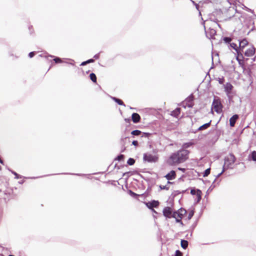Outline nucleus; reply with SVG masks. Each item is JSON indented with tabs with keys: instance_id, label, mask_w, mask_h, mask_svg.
<instances>
[{
	"instance_id": "nucleus-63",
	"label": "nucleus",
	"mask_w": 256,
	"mask_h": 256,
	"mask_svg": "<svg viewBox=\"0 0 256 256\" xmlns=\"http://www.w3.org/2000/svg\"><path fill=\"white\" fill-rule=\"evenodd\" d=\"M70 64L72 65V66H74V63H72V62H70Z\"/></svg>"
},
{
	"instance_id": "nucleus-55",
	"label": "nucleus",
	"mask_w": 256,
	"mask_h": 256,
	"mask_svg": "<svg viewBox=\"0 0 256 256\" xmlns=\"http://www.w3.org/2000/svg\"><path fill=\"white\" fill-rule=\"evenodd\" d=\"M152 152L154 154H156L158 152V150L156 149H154L152 150Z\"/></svg>"
},
{
	"instance_id": "nucleus-4",
	"label": "nucleus",
	"mask_w": 256,
	"mask_h": 256,
	"mask_svg": "<svg viewBox=\"0 0 256 256\" xmlns=\"http://www.w3.org/2000/svg\"><path fill=\"white\" fill-rule=\"evenodd\" d=\"M224 88L229 100H232V93L234 88L233 86L230 82H228L226 84H224Z\"/></svg>"
},
{
	"instance_id": "nucleus-41",
	"label": "nucleus",
	"mask_w": 256,
	"mask_h": 256,
	"mask_svg": "<svg viewBox=\"0 0 256 256\" xmlns=\"http://www.w3.org/2000/svg\"><path fill=\"white\" fill-rule=\"evenodd\" d=\"M218 82L220 84H224V78H218Z\"/></svg>"
},
{
	"instance_id": "nucleus-16",
	"label": "nucleus",
	"mask_w": 256,
	"mask_h": 256,
	"mask_svg": "<svg viewBox=\"0 0 256 256\" xmlns=\"http://www.w3.org/2000/svg\"><path fill=\"white\" fill-rule=\"evenodd\" d=\"M132 120L134 124H137L140 122V116L138 113L134 112L132 115Z\"/></svg>"
},
{
	"instance_id": "nucleus-50",
	"label": "nucleus",
	"mask_w": 256,
	"mask_h": 256,
	"mask_svg": "<svg viewBox=\"0 0 256 256\" xmlns=\"http://www.w3.org/2000/svg\"><path fill=\"white\" fill-rule=\"evenodd\" d=\"M174 196H176L177 194H180L182 192L179 190H176V191H174Z\"/></svg>"
},
{
	"instance_id": "nucleus-33",
	"label": "nucleus",
	"mask_w": 256,
	"mask_h": 256,
	"mask_svg": "<svg viewBox=\"0 0 256 256\" xmlns=\"http://www.w3.org/2000/svg\"><path fill=\"white\" fill-rule=\"evenodd\" d=\"M53 60L56 64H58V63L62 62V59L60 58H58V57H54V58L53 59Z\"/></svg>"
},
{
	"instance_id": "nucleus-42",
	"label": "nucleus",
	"mask_w": 256,
	"mask_h": 256,
	"mask_svg": "<svg viewBox=\"0 0 256 256\" xmlns=\"http://www.w3.org/2000/svg\"><path fill=\"white\" fill-rule=\"evenodd\" d=\"M150 135V133L148 132H143L142 137L148 138Z\"/></svg>"
},
{
	"instance_id": "nucleus-8",
	"label": "nucleus",
	"mask_w": 256,
	"mask_h": 256,
	"mask_svg": "<svg viewBox=\"0 0 256 256\" xmlns=\"http://www.w3.org/2000/svg\"><path fill=\"white\" fill-rule=\"evenodd\" d=\"M248 42L246 38H243L242 40H239V50L242 53L244 48L248 46Z\"/></svg>"
},
{
	"instance_id": "nucleus-17",
	"label": "nucleus",
	"mask_w": 256,
	"mask_h": 256,
	"mask_svg": "<svg viewBox=\"0 0 256 256\" xmlns=\"http://www.w3.org/2000/svg\"><path fill=\"white\" fill-rule=\"evenodd\" d=\"M180 108H177L174 110H172L171 112V116L175 118H178L180 115Z\"/></svg>"
},
{
	"instance_id": "nucleus-3",
	"label": "nucleus",
	"mask_w": 256,
	"mask_h": 256,
	"mask_svg": "<svg viewBox=\"0 0 256 256\" xmlns=\"http://www.w3.org/2000/svg\"><path fill=\"white\" fill-rule=\"evenodd\" d=\"M158 156L152 155L150 154L144 153L143 155V160L148 162H156L158 160Z\"/></svg>"
},
{
	"instance_id": "nucleus-34",
	"label": "nucleus",
	"mask_w": 256,
	"mask_h": 256,
	"mask_svg": "<svg viewBox=\"0 0 256 256\" xmlns=\"http://www.w3.org/2000/svg\"><path fill=\"white\" fill-rule=\"evenodd\" d=\"M61 174L76 175V176H86V174H74V173H62Z\"/></svg>"
},
{
	"instance_id": "nucleus-26",
	"label": "nucleus",
	"mask_w": 256,
	"mask_h": 256,
	"mask_svg": "<svg viewBox=\"0 0 256 256\" xmlns=\"http://www.w3.org/2000/svg\"><path fill=\"white\" fill-rule=\"evenodd\" d=\"M9 171H10L12 174L14 176H15V178L19 179L22 178V176L17 174L16 172L8 168Z\"/></svg>"
},
{
	"instance_id": "nucleus-19",
	"label": "nucleus",
	"mask_w": 256,
	"mask_h": 256,
	"mask_svg": "<svg viewBox=\"0 0 256 256\" xmlns=\"http://www.w3.org/2000/svg\"><path fill=\"white\" fill-rule=\"evenodd\" d=\"M111 98L114 102L117 103L118 105L123 106H126L122 100H121L120 99L114 96H112Z\"/></svg>"
},
{
	"instance_id": "nucleus-10",
	"label": "nucleus",
	"mask_w": 256,
	"mask_h": 256,
	"mask_svg": "<svg viewBox=\"0 0 256 256\" xmlns=\"http://www.w3.org/2000/svg\"><path fill=\"white\" fill-rule=\"evenodd\" d=\"M194 96L193 94H190L186 99V104L188 108H192L194 106Z\"/></svg>"
},
{
	"instance_id": "nucleus-35",
	"label": "nucleus",
	"mask_w": 256,
	"mask_h": 256,
	"mask_svg": "<svg viewBox=\"0 0 256 256\" xmlns=\"http://www.w3.org/2000/svg\"><path fill=\"white\" fill-rule=\"evenodd\" d=\"M176 220V222H177V223H180L181 225L183 226L184 225V224L182 220V218H178V217H176L174 218Z\"/></svg>"
},
{
	"instance_id": "nucleus-39",
	"label": "nucleus",
	"mask_w": 256,
	"mask_h": 256,
	"mask_svg": "<svg viewBox=\"0 0 256 256\" xmlns=\"http://www.w3.org/2000/svg\"><path fill=\"white\" fill-rule=\"evenodd\" d=\"M226 170V168H224V166H223V168H222V171L219 173L216 176V178L215 179H216V180H217V178L220 177L222 174L224 172V170Z\"/></svg>"
},
{
	"instance_id": "nucleus-32",
	"label": "nucleus",
	"mask_w": 256,
	"mask_h": 256,
	"mask_svg": "<svg viewBox=\"0 0 256 256\" xmlns=\"http://www.w3.org/2000/svg\"><path fill=\"white\" fill-rule=\"evenodd\" d=\"M240 56H240H238H238L236 57V60L238 61V64L240 66H244V62H242V60H240L239 57Z\"/></svg>"
},
{
	"instance_id": "nucleus-15",
	"label": "nucleus",
	"mask_w": 256,
	"mask_h": 256,
	"mask_svg": "<svg viewBox=\"0 0 256 256\" xmlns=\"http://www.w3.org/2000/svg\"><path fill=\"white\" fill-rule=\"evenodd\" d=\"M230 48H233L234 50H236V52H237V54L238 56H242V58H244L243 54L240 52V50H239L238 47L237 46V44H235L234 42H232V43L230 42Z\"/></svg>"
},
{
	"instance_id": "nucleus-6",
	"label": "nucleus",
	"mask_w": 256,
	"mask_h": 256,
	"mask_svg": "<svg viewBox=\"0 0 256 256\" xmlns=\"http://www.w3.org/2000/svg\"><path fill=\"white\" fill-rule=\"evenodd\" d=\"M212 106L215 109V111L217 113H220L222 110V106L218 100L214 99Z\"/></svg>"
},
{
	"instance_id": "nucleus-53",
	"label": "nucleus",
	"mask_w": 256,
	"mask_h": 256,
	"mask_svg": "<svg viewBox=\"0 0 256 256\" xmlns=\"http://www.w3.org/2000/svg\"><path fill=\"white\" fill-rule=\"evenodd\" d=\"M130 172H126L123 174V176H125L126 175H128V174H130Z\"/></svg>"
},
{
	"instance_id": "nucleus-12",
	"label": "nucleus",
	"mask_w": 256,
	"mask_h": 256,
	"mask_svg": "<svg viewBox=\"0 0 256 256\" xmlns=\"http://www.w3.org/2000/svg\"><path fill=\"white\" fill-rule=\"evenodd\" d=\"M212 120H210L209 122L206 123L202 126H200L195 131H194L193 132L196 133L198 131H202L208 128L211 124Z\"/></svg>"
},
{
	"instance_id": "nucleus-59",
	"label": "nucleus",
	"mask_w": 256,
	"mask_h": 256,
	"mask_svg": "<svg viewBox=\"0 0 256 256\" xmlns=\"http://www.w3.org/2000/svg\"><path fill=\"white\" fill-rule=\"evenodd\" d=\"M213 58H214L213 56H212V64H214Z\"/></svg>"
},
{
	"instance_id": "nucleus-62",
	"label": "nucleus",
	"mask_w": 256,
	"mask_h": 256,
	"mask_svg": "<svg viewBox=\"0 0 256 256\" xmlns=\"http://www.w3.org/2000/svg\"><path fill=\"white\" fill-rule=\"evenodd\" d=\"M127 138H128V137H125L124 138H122V140H126Z\"/></svg>"
},
{
	"instance_id": "nucleus-18",
	"label": "nucleus",
	"mask_w": 256,
	"mask_h": 256,
	"mask_svg": "<svg viewBox=\"0 0 256 256\" xmlns=\"http://www.w3.org/2000/svg\"><path fill=\"white\" fill-rule=\"evenodd\" d=\"M248 159L250 160H253L256 162V151H252L248 156Z\"/></svg>"
},
{
	"instance_id": "nucleus-44",
	"label": "nucleus",
	"mask_w": 256,
	"mask_h": 256,
	"mask_svg": "<svg viewBox=\"0 0 256 256\" xmlns=\"http://www.w3.org/2000/svg\"><path fill=\"white\" fill-rule=\"evenodd\" d=\"M102 52H100L96 54L94 56V58L96 60H98L100 58V54Z\"/></svg>"
},
{
	"instance_id": "nucleus-28",
	"label": "nucleus",
	"mask_w": 256,
	"mask_h": 256,
	"mask_svg": "<svg viewBox=\"0 0 256 256\" xmlns=\"http://www.w3.org/2000/svg\"><path fill=\"white\" fill-rule=\"evenodd\" d=\"M124 156L122 154H120L118 156L115 158V160H118L119 162L124 160Z\"/></svg>"
},
{
	"instance_id": "nucleus-56",
	"label": "nucleus",
	"mask_w": 256,
	"mask_h": 256,
	"mask_svg": "<svg viewBox=\"0 0 256 256\" xmlns=\"http://www.w3.org/2000/svg\"><path fill=\"white\" fill-rule=\"evenodd\" d=\"M0 163L1 164H4V160H2L1 159V158H0Z\"/></svg>"
},
{
	"instance_id": "nucleus-47",
	"label": "nucleus",
	"mask_w": 256,
	"mask_h": 256,
	"mask_svg": "<svg viewBox=\"0 0 256 256\" xmlns=\"http://www.w3.org/2000/svg\"><path fill=\"white\" fill-rule=\"evenodd\" d=\"M28 29H29V30H30V34H32L33 32H34V30L32 28V26H30L29 27H28Z\"/></svg>"
},
{
	"instance_id": "nucleus-51",
	"label": "nucleus",
	"mask_w": 256,
	"mask_h": 256,
	"mask_svg": "<svg viewBox=\"0 0 256 256\" xmlns=\"http://www.w3.org/2000/svg\"><path fill=\"white\" fill-rule=\"evenodd\" d=\"M244 8H245V9L246 10H247L248 12H253V10H252L251 9L246 7V6H244Z\"/></svg>"
},
{
	"instance_id": "nucleus-25",
	"label": "nucleus",
	"mask_w": 256,
	"mask_h": 256,
	"mask_svg": "<svg viewBox=\"0 0 256 256\" xmlns=\"http://www.w3.org/2000/svg\"><path fill=\"white\" fill-rule=\"evenodd\" d=\"M128 192L131 196L134 198H138V197L139 196V194L134 192L130 190H128Z\"/></svg>"
},
{
	"instance_id": "nucleus-46",
	"label": "nucleus",
	"mask_w": 256,
	"mask_h": 256,
	"mask_svg": "<svg viewBox=\"0 0 256 256\" xmlns=\"http://www.w3.org/2000/svg\"><path fill=\"white\" fill-rule=\"evenodd\" d=\"M88 64L92 63L94 62V58H90L86 60Z\"/></svg>"
},
{
	"instance_id": "nucleus-23",
	"label": "nucleus",
	"mask_w": 256,
	"mask_h": 256,
	"mask_svg": "<svg viewBox=\"0 0 256 256\" xmlns=\"http://www.w3.org/2000/svg\"><path fill=\"white\" fill-rule=\"evenodd\" d=\"M193 144H194L192 142L184 143L182 145V149L186 150V148H190V146H192Z\"/></svg>"
},
{
	"instance_id": "nucleus-40",
	"label": "nucleus",
	"mask_w": 256,
	"mask_h": 256,
	"mask_svg": "<svg viewBox=\"0 0 256 256\" xmlns=\"http://www.w3.org/2000/svg\"><path fill=\"white\" fill-rule=\"evenodd\" d=\"M174 256H182V253L179 250L175 252Z\"/></svg>"
},
{
	"instance_id": "nucleus-9",
	"label": "nucleus",
	"mask_w": 256,
	"mask_h": 256,
	"mask_svg": "<svg viewBox=\"0 0 256 256\" xmlns=\"http://www.w3.org/2000/svg\"><path fill=\"white\" fill-rule=\"evenodd\" d=\"M186 211L185 209L181 208L178 210H174V215L176 217L182 218L186 214Z\"/></svg>"
},
{
	"instance_id": "nucleus-24",
	"label": "nucleus",
	"mask_w": 256,
	"mask_h": 256,
	"mask_svg": "<svg viewBox=\"0 0 256 256\" xmlns=\"http://www.w3.org/2000/svg\"><path fill=\"white\" fill-rule=\"evenodd\" d=\"M90 78L93 82H94V83L96 82L97 78H96V76L95 74H94L93 72H92L91 74H90Z\"/></svg>"
},
{
	"instance_id": "nucleus-31",
	"label": "nucleus",
	"mask_w": 256,
	"mask_h": 256,
	"mask_svg": "<svg viewBox=\"0 0 256 256\" xmlns=\"http://www.w3.org/2000/svg\"><path fill=\"white\" fill-rule=\"evenodd\" d=\"M210 168H208L203 172V176L206 177V176H208L210 174Z\"/></svg>"
},
{
	"instance_id": "nucleus-30",
	"label": "nucleus",
	"mask_w": 256,
	"mask_h": 256,
	"mask_svg": "<svg viewBox=\"0 0 256 256\" xmlns=\"http://www.w3.org/2000/svg\"><path fill=\"white\" fill-rule=\"evenodd\" d=\"M223 40L226 44H230L232 39L230 37L228 36H224L223 38Z\"/></svg>"
},
{
	"instance_id": "nucleus-21",
	"label": "nucleus",
	"mask_w": 256,
	"mask_h": 256,
	"mask_svg": "<svg viewBox=\"0 0 256 256\" xmlns=\"http://www.w3.org/2000/svg\"><path fill=\"white\" fill-rule=\"evenodd\" d=\"M196 191H197V193H196V203H198L202 199V192L199 189H197Z\"/></svg>"
},
{
	"instance_id": "nucleus-20",
	"label": "nucleus",
	"mask_w": 256,
	"mask_h": 256,
	"mask_svg": "<svg viewBox=\"0 0 256 256\" xmlns=\"http://www.w3.org/2000/svg\"><path fill=\"white\" fill-rule=\"evenodd\" d=\"M188 245V240H181L180 241V246L181 247L184 248V250H186Z\"/></svg>"
},
{
	"instance_id": "nucleus-1",
	"label": "nucleus",
	"mask_w": 256,
	"mask_h": 256,
	"mask_svg": "<svg viewBox=\"0 0 256 256\" xmlns=\"http://www.w3.org/2000/svg\"><path fill=\"white\" fill-rule=\"evenodd\" d=\"M189 153L190 152L188 150L180 149L171 154L168 162L170 166L184 162L188 158Z\"/></svg>"
},
{
	"instance_id": "nucleus-61",
	"label": "nucleus",
	"mask_w": 256,
	"mask_h": 256,
	"mask_svg": "<svg viewBox=\"0 0 256 256\" xmlns=\"http://www.w3.org/2000/svg\"><path fill=\"white\" fill-rule=\"evenodd\" d=\"M167 183H168V184H172V182H170L169 180H168V181Z\"/></svg>"
},
{
	"instance_id": "nucleus-5",
	"label": "nucleus",
	"mask_w": 256,
	"mask_h": 256,
	"mask_svg": "<svg viewBox=\"0 0 256 256\" xmlns=\"http://www.w3.org/2000/svg\"><path fill=\"white\" fill-rule=\"evenodd\" d=\"M163 215L166 218H175L174 211L172 208L170 206H166L163 209Z\"/></svg>"
},
{
	"instance_id": "nucleus-60",
	"label": "nucleus",
	"mask_w": 256,
	"mask_h": 256,
	"mask_svg": "<svg viewBox=\"0 0 256 256\" xmlns=\"http://www.w3.org/2000/svg\"><path fill=\"white\" fill-rule=\"evenodd\" d=\"M130 120L129 119H127V118H126V119H125V121H126V122H130Z\"/></svg>"
},
{
	"instance_id": "nucleus-43",
	"label": "nucleus",
	"mask_w": 256,
	"mask_h": 256,
	"mask_svg": "<svg viewBox=\"0 0 256 256\" xmlns=\"http://www.w3.org/2000/svg\"><path fill=\"white\" fill-rule=\"evenodd\" d=\"M35 54H36L35 52H31L28 54V56L30 58H32L34 56Z\"/></svg>"
},
{
	"instance_id": "nucleus-13",
	"label": "nucleus",
	"mask_w": 256,
	"mask_h": 256,
	"mask_svg": "<svg viewBox=\"0 0 256 256\" xmlns=\"http://www.w3.org/2000/svg\"><path fill=\"white\" fill-rule=\"evenodd\" d=\"M176 177V172L174 170H172L165 176V178L168 180H174Z\"/></svg>"
},
{
	"instance_id": "nucleus-7",
	"label": "nucleus",
	"mask_w": 256,
	"mask_h": 256,
	"mask_svg": "<svg viewBox=\"0 0 256 256\" xmlns=\"http://www.w3.org/2000/svg\"><path fill=\"white\" fill-rule=\"evenodd\" d=\"M146 205L148 209H152L158 208L160 205V202L158 200H152L150 202H146Z\"/></svg>"
},
{
	"instance_id": "nucleus-36",
	"label": "nucleus",
	"mask_w": 256,
	"mask_h": 256,
	"mask_svg": "<svg viewBox=\"0 0 256 256\" xmlns=\"http://www.w3.org/2000/svg\"><path fill=\"white\" fill-rule=\"evenodd\" d=\"M194 210H191L188 214V219L190 220L192 218V217L194 216Z\"/></svg>"
},
{
	"instance_id": "nucleus-14",
	"label": "nucleus",
	"mask_w": 256,
	"mask_h": 256,
	"mask_svg": "<svg viewBox=\"0 0 256 256\" xmlns=\"http://www.w3.org/2000/svg\"><path fill=\"white\" fill-rule=\"evenodd\" d=\"M239 116L237 114L233 115L230 119V125L231 127L234 126Z\"/></svg>"
},
{
	"instance_id": "nucleus-52",
	"label": "nucleus",
	"mask_w": 256,
	"mask_h": 256,
	"mask_svg": "<svg viewBox=\"0 0 256 256\" xmlns=\"http://www.w3.org/2000/svg\"><path fill=\"white\" fill-rule=\"evenodd\" d=\"M44 57L46 58V59H48V58L50 57V58H54V56H52V55H48V56H45Z\"/></svg>"
},
{
	"instance_id": "nucleus-11",
	"label": "nucleus",
	"mask_w": 256,
	"mask_h": 256,
	"mask_svg": "<svg viewBox=\"0 0 256 256\" xmlns=\"http://www.w3.org/2000/svg\"><path fill=\"white\" fill-rule=\"evenodd\" d=\"M256 52V48L254 46H252L250 48H248L244 53L245 56L248 57L252 56H254Z\"/></svg>"
},
{
	"instance_id": "nucleus-22",
	"label": "nucleus",
	"mask_w": 256,
	"mask_h": 256,
	"mask_svg": "<svg viewBox=\"0 0 256 256\" xmlns=\"http://www.w3.org/2000/svg\"><path fill=\"white\" fill-rule=\"evenodd\" d=\"M216 179H214L212 184V185L208 188V190L206 192L207 194H208V193L212 191V190L216 186Z\"/></svg>"
},
{
	"instance_id": "nucleus-29",
	"label": "nucleus",
	"mask_w": 256,
	"mask_h": 256,
	"mask_svg": "<svg viewBox=\"0 0 256 256\" xmlns=\"http://www.w3.org/2000/svg\"><path fill=\"white\" fill-rule=\"evenodd\" d=\"M135 160L133 158H129L127 161V164L129 166H132L135 163Z\"/></svg>"
},
{
	"instance_id": "nucleus-37",
	"label": "nucleus",
	"mask_w": 256,
	"mask_h": 256,
	"mask_svg": "<svg viewBox=\"0 0 256 256\" xmlns=\"http://www.w3.org/2000/svg\"><path fill=\"white\" fill-rule=\"evenodd\" d=\"M159 188H160V189L161 190H168L169 188H170V187L168 186H162V185H160Z\"/></svg>"
},
{
	"instance_id": "nucleus-48",
	"label": "nucleus",
	"mask_w": 256,
	"mask_h": 256,
	"mask_svg": "<svg viewBox=\"0 0 256 256\" xmlns=\"http://www.w3.org/2000/svg\"><path fill=\"white\" fill-rule=\"evenodd\" d=\"M178 169L179 170L182 171L183 172H184L186 170V169L185 168H180V167L178 168Z\"/></svg>"
},
{
	"instance_id": "nucleus-49",
	"label": "nucleus",
	"mask_w": 256,
	"mask_h": 256,
	"mask_svg": "<svg viewBox=\"0 0 256 256\" xmlns=\"http://www.w3.org/2000/svg\"><path fill=\"white\" fill-rule=\"evenodd\" d=\"M88 64V62H87L86 60V61L82 62L80 64V66H86V64Z\"/></svg>"
},
{
	"instance_id": "nucleus-45",
	"label": "nucleus",
	"mask_w": 256,
	"mask_h": 256,
	"mask_svg": "<svg viewBox=\"0 0 256 256\" xmlns=\"http://www.w3.org/2000/svg\"><path fill=\"white\" fill-rule=\"evenodd\" d=\"M132 144L134 146H137L138 144V142L137 140H134L132 142Z\"/></svg>"
},
{
	"instance_id": "nucleus-54",
	"label": "nucleus",
	"mask_w": 256,
	"mask_h": 256,
	"mask_svg": "<svg viewBox=\"0 0 256 256\" xmlns=\"http://www.w3.org/2000/svg\"><path fill=\"white\" fill-rule=\"evenodd\" d=\"M154 213L158 214V212L154 210V208L150 209Z\"/></svg>"
},
{
	"instance_id": "nucleus-64",
	"label": "nucleus",
	"mask_w": 256,
	"mask_h": 256,
	"mask_svg": "<svg viewBox=\"0 0 256 256\" xmlns=\"http://www.w3.org/2000/svg\"><path fill=\"white\" fill-rule=\"evenodd\" d=\"M40 56H41V57L44 56H43V54H40Z\"/></svg>"
},
{
	"instance_id": "nucleus-57",
	"label": "nucleus",
	"mask_w": 256,
	"mask_h": 256,
	"mask_svg": "<svg viewBox=\"0 0 256 256\" xmlns=\"http://www.w3.org/2000/svg\"><path fill=\"white\" fill-rule=\"evenodd\" d=\"M24 182V180H22V181H20V182H19V184H22Z\"/></svg>"
},
{
	"instance_id": "nucleus-58",
	"label": "nucleus",
	"mask_w": 256,
	"mask_h": 256,
	"mask_svg": "<svg viewBox=\"0 0 256 256\" xmlns=\"http://www.w3.org/2000/svg\"><path fill=\"white\" fill-rule=\"evenodd\" d=\"M126 148V147H124V149H122V150H121V152H124Z\"/></svg>"
},
{
	"instance_id": "nucleus-27",
	"label": "nucleus",
	"mask_w": 256,
	"mask_h": 256,
	"mask_svg": "<svg viewBox=\"0 0 256 256\" xmlns=\"http://www.w3.org/2000/svg\"><path fill=\"white\" fill-rule=\"evenodd\" d=\"M142 133V132L138 130H132L131 132V134L134 136H140Z\"/></svg>"
},
{
	"instance_id": "nucleus-38",
	"label": "nucleus",
	"mask_w": 256,
	"mask_h": 256,
	"mask_svg": "<svg viewBox=\"0 0 256 256\" xmlns=\"http://www.w3.org/2000/svg\"><path fill=\"white\" fill-rule=\"evenodd\" d=\"M197 189H196L195 188H192L190 190V194L192 195H196V191Z\"/></svg>"
},
{
	"instance_id": "nucleus-2",
	"label": "nucleus",
	"mask_w": 256,
	"mask_h": 256,
	"mask_svg": "<svg viewBox=\"0 0 256 256\" xmlns=\"http://www.w3.org/2000/svg\"><path fill=\"white\" fill-rule=\"evenodd\" d=\"M236 158L233 154H230V155L224 159V168H232L231 166L236 161Z\"/></svg>"
}]
</instances>
